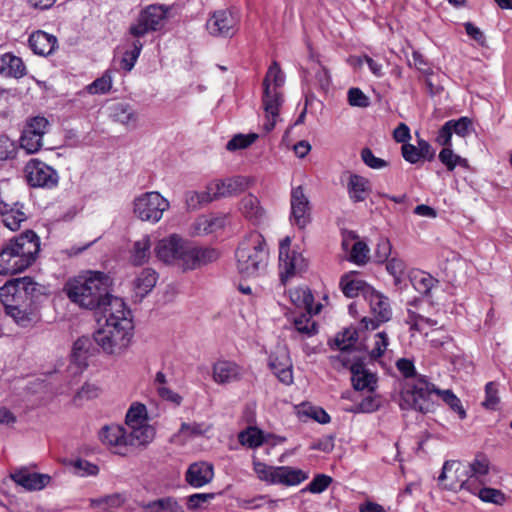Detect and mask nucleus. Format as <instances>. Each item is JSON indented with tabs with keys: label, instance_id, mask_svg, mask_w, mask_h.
<instances>
[{
	"label": "nucleus",
	"instance_id": "1",
	"mask_svg": "<svg viewBox=\"0 0 512 512\" xmlns=\"http://www.w3.org/2000/svg\"><path fill=\"white\" fill-rule=\"evenodd\" d=\"M105 324L93 334L94 342L107 354L122 353L133 337L131 311L121 298L112 299L101 313Z\"/></svg>",
	"mask_w": 512,
	"mask_h": 512
},
{
	"label": "nucleus",
	"instance_id": "2",
	"mask_svg": "<svg viewBox=\"0 0 512 512\" xmlns=\"http://www.w3.org/2000/svg\"><path fill=\"white\" fill-rule=\"evenodd\" d=\"M154 250L159 260L184 271L197 269L219 257L216 249L195 246L177 234L159 240Z\"/></svg>",
	"mask_w": 512,
	"mask_h": 512
},
{
	"label": "nucleus",
	"instance_id": "3",
	"mask_svg": "<svg viewBox=\"0 0 512 512\" xmlns=\"http://www.w3.org/2000/svg\"><path fill=\"white\" fill-rule=\"evenodd\" d=\"M63 290L71 302L98 313L104 312L108 303L116 298L109 294L107 277L102 272H90L89 275L70 279Z\"/></svg>",
	"mask_w": 512,
	"mask_h": 512
},
{
	"label": "nucleus",
	"instance_id": "4",
	"mask_svg": "<svg viewBox=\"0 0 512 512\" xmlns=\"http://www.w3.org/2000/svg\"><path fill=\"white\" fill-rule=\"evenodd\" d=\"M40 251V238L33 230L11 238L0 249V275L16 274L30 267Z\"/></svg>",
	"mask_w": 512,
	"mask_h": 512
},
{
	"label": "nucleus",
	"instance_id": "5",
	"mask_svg": "<svg viewBox=\"0 0 512 512\" xmlns=\"http://www.w3.org/2000/svg\"><path fill=\"white\" fill-rule=\"evenodd\" d=\"M436 394L458 414L460 419L466 418V411L461 400L451 390H440L430 383L425 377L419 376L415 384L401 394V409H413L423 414L429 413L434 408L432 395Z\"/></svg>",
	"mask_w": 512,
	"mask_h": 512
},
{
	"label": "nucleus",
	"instance_id": "6",
	"mask_svg": "<svg viewBox=\"0 0 512 512\" xmlns=\"http://www.w3.org/2000/svg\"><path fill=\"white\" fill-rule=\"evenodd\" d=\"M237 269L245 277L263 274L268 266L269 251L264 237L252 232L245 237L236 250Z\"/></svg>",
	"mask_w": 512,
	"mask_h": 512
},
{
	"label": "nucleus",
	"instance_id": "7",
	"mask_svg": "<svg viewBox=\"0 0 512 512\" xmlns=\"http://www.w3.org/2000/svg\"><path fill=\"white\" fill-rule=\"evenodd\" d=\"M285 77L277 62H273L269 67L263 81V108L266 120L263 123V129L266 133L272 131L279 116V108L282 104V94L279 88L284 84Z\"/></svg>",
	"mask_w": 512,
	"mask_h": 512
},
{
	"label": "nucleus",
	"instance_id": "8",
	"mask_svg": "<svg viewBox=\"0 0 512 512\" xmlns=\"http://www.w3.org/2000/svg\"><path fill=\"white\" fill-rule=\"evenodd\" d=\"M168 14V8L160 4H151L142 9L135 22H133L128 34L133 38H142L145 35L159 31L163 28Z\"/></svg>",
	"mask_w": 512,
	"mask_h": 512
},
{
	"label": "nucleus",
	"instance_id": "9",
	"mask_svg": "<svg viewBox=\"0 0 512 512\" xmlns=\"http://www.w3.org/2000/svg\"><path fill=\"white\" fill-rule=\"evenodd\" d=\"M253 470L261 481L269 484L295 486L307 479V474L290 466L273 467L260 461L253 462Z\"/></svg>",
	"mask_w": 512,
	"mask_h": 512
},
{
	"label": "nucleus",
	"instance_id": "10",
	"mask_svg": "<svg viewBox=\"0 0 512 512\" xmlns=\"http://www.w3.org/2000/svg\"><path fill=\"white\" fill-rule=\"evenodd\" d=\"M41 288L31 277L15 278L0 287V301L33 305L42 295Z\"/></svg>",
	"mask_w": 512,
	"mask_h": 512
},
{
	"label": "nucleus",
	"instance_id": "11",
	"mask_svg": "<svg viewBox=\"0 0 512 512\" xmlns=\"http://www.w3.org/2000/svg\"><path fill=\"white\" fill-rule=\"evenodd\" d=\"M133 206V211L139 219L156 223L169 208V202L159 192L152 191L136 197Z\"/></svg>",
	"mask_w": 512,
	"mask_h": 512
},
{
	"label": "nucleus",
	"instance_id": "12",
	"mask_svg": "<svg viewBox=\"0 0 512 512\" xmlns=\"http://www.w3.org/2000/svg\"><path fill=\"white\" fill-rule=\"evenodd\" d=\"M27 182L32 187L54 188L59 181L58 173L51 166L34 158L25 165Z\"/></svg>",
	"mask_w": 512,
	"mask_h": 512
},
{
	"label": "nucleus",
	"instance_id": "13",
	"mask_svg": "<svg viewBox=\"0 0 512 512\" xmlns=\"http://www.w3.org/2000/svg\"><path fill=\"white\" fill-rule=\"evenodd\" d=\"M239 19L230 10H217L206 22V29L213 37L231 38L238 30Z\"/></svg>",
	"mask_w": 512,
	"mask_h": 512
},
{
	"label": "nucleus",
	"instance_id": "14",
	"mask_svg": "<svg viewBox=\"0 0 512 512\" xmlns=\"http://www.w3.org/2000/svg\"><path fill=\"white\" fill-rule=\"evenodd\" d=\"M342 365L351 372V381L355 390H364L372 392L376 388L377 377L366 369L364 361L356 356L343 357Z\"/></svg>",
	"mask_w": 512,
	"mask_h": 512
},
{
	"label": "nucleus",
	"instance_id": "15",
	"mask_svg": "<svg viewBox=\"0 0 512 512\" xmlns=\"http://www.w3.org/2000/svg\"><path fill=\"white\" fill-rule=\"evenodd\" d=\"M370 305L371 312L375 316V319L364 317L361 323L366 329H376L379 323L387 322L391 319L392 310L390 308L389 300L373 288L365 298Z\"/></svg>",
	"mask_w": 512,
	"mask_h": 512
},
{
	"label": "nucleus",
	"instance_id": "16",
	"mask_svg": "<svg viewBox=\"0 0 512 512\" xmlns=\"http://www.w3.org/2000/svg\"><path fill=\"white\" fill-rule=\"evenodd\" d=\"M290 203V221L299 229H303L310 222V203L303 192L302 186L292 189Z\"/></svg>",
	"mask_w": 512,
	"mask_h": 512
},
{
	"label": "nucleus",
	"instance_id": "17",
	"mask_svg": "<svg viewBox=\"0 0 512 512\" xmlns=\"http://www.w3.org/2000/svg\"><path fill=\"white\" fill-rule=\"evenodd\" d=\"M307 267V260L299 251L289 252L279 256V275L281 284L286 285L291 278L305 272Z\"/></svg>",
	"mask_w": 512,
	"mask_h": 512
},
{
	"label": "nucleus",
	"instance_id": "18",
	"mask_svg": "<svg viewBox=\"0 0 512 512\" xmlns=\"http://www.w3.org/2000/svg\"><path fill=\"white\" fill-rule=\"evenodd\" d=\"M4 305L5 313L10 316L17 325L27 328L39 321V315L31 304L22 302L0 301Z\"/></svg>",
	"mask_w": 512,
	"mask_h": 512
},
{
	"label": "nucleus",
	"instance_id": "19",
	"mask_svg": "<svg viewBox=\"0 0 512 512\" xmlns=\"http://www.w3.org/2000/svg\"><path fill=\"white\" fill-rule=\"evenodd\" d=\"M466 468L469 476L466 480H461L459 488L475 494L477 486H479V484H483L481 478L489 471V461L486 456L480 454L477 455L476 458L466 466Z\"/></svg>",
	"mask_w": 512,
	"mask_h": 512
},
{
	"label": "nucleus",
	"instance_id": "20",
	"mask_svg": "<svg viewBox=\"0 0 512 512\" xmlns=\"http://www.w3.org/2000/svg\"><path fill=\"white\" fill-rule=\"evenodd\" d=\"M0 216L2 223L11 231L20 228L21 223L27 220L24 205L20 202L6 203L0 200Z\"/></svg>",
	"mask_w": 512,
	"mask_h": 512
},
{
	"label": "nucleus",
	"instance_id": "21",
	"mask_svg": "<svg viewBox=\"0 0 512 512\" xmlns=\"http://www.w3.org/2000/svg\"><path fill=\"white\" fill-rule=\"evenodd\" d=\"M213 477V465L208 462L192 463L185 473L187 483L194 488H200L210 483Z\"/></svg>",
	"mask_w": 512,
	"mask_h": 512
},
{
	"label": "nucleus",
	"instance_id": "22",
	"mask_svg": "<svg viewBox=\"0 0 512 512\" xmlns=\"http://www.w3.org/2000/svg\"><path fill=\"white\" fill-rule=\"evenodd\" d=\"M11 478L15 483L27 490H41L47 486L51 480L48 474L30 472L25 468L15 471L11 474Z\"/></svg>",
	"mask_w": 512,
	"mask_h": 512
},
{
	"label": "nucleus",
	"instance_id": "23",
	"mask_svg": "<svg viewBox=\"0 0 512 512\" xmlns=\"http://www.w3.org/2000/svg\"><path fill=\"white\" fill-rule=\"evenodd\" d=\"M242 215L254 225H259L266 219V211L260 200L253 194H247L240 202Z\"/></svg>",
	"mask_w": 512,
	"mask_h": 512
},
{
	"label": "nucleus",
	"instance_id": "24",
	"mask_svg": "<svg viewBox=\"0 0 512 512\" xmlns=\"http://www.w3.org/2000/svg\"><path fill=\"white\" fill-rule=\"evenodd\" d=\"M339 285L343 294L348 298H354L360 294L366 298L372 290V287L365 281L359 279L355 272H350L343 275L340 279Z\"/></svg>",
	"mask_w": 512,
	"mask_h": 512
},
{
	"label": "nucleus",
	"instance_id": "25",
	"mask_svg": "<svg viewBox=\"0 0 512 512\" xmlns=\"http://www.w3.org/2000/svg\"><path fill=\"white\" fill-rule=\"evenodd\" d=\"M99 438L103 444L118 448L117 453L124 454L122 449L127 447V430L124 427L116 424L106 425L101 429Z\"/></svg>",
	"mask_w": 512,
	"mask_h": 512
},
{
	"label": "nucleus",
	"instance_id": "26",
	"mask_svg": "<svg viewBox=\"0 0 512 512\" xmlns=\"http://www.w3.org/2000/svg\"><path fill=\"white\" fill-rule=\"evenodd\" d=\"M242 369L231 361H218L213 366V379L218 384H228L240 380Z\"/></svg>",
	"mask_w": 512,
	"mask_h": 512
},
{
	"label": "nucleus",
	"instance_id": "27",
	"mask_svg": "<svg viewBox=\"0 0 512 512\" xmlns=\"http://www.w3.org/2000/svg\"><path fill=\"white\" fill-rule=\"evenodd\" d=\"M269 367L277 376L280 382H282L285 385L292 384V364L290 363L289 357L285 352L279 355H270Z\"/></svg>",
	"mask_w": 512,
	"mask_h": 512
},
{
	"label": "nucleus",
	"instance_id": "28",
	"mask_svg": "<svg viewBox=\"0 0 512 512\" xmlns=\"http://www.w3.org/2000/svg\"><path fill=\"white\" fill-rule=\"evenodd\" d=\"M358 340V331L355 327H347L343 331L339 332L334 339V346L340 351L338 356L341 363H343V357H351V353L354 352V346Z\"/></svg>",
	"mask_w": 512,
	"mask_h": 512
},
{
	"label": "nucleus",
	"instance_id": "29",
	"mask_svg": "<svg viewBox=\"0 0 512 512\" xmlns=\"http://www.w3.org/2000/svg\"><path fill=\"white\" fill-rule=\"evenodd\" d=\"M26 74V66L20 57L11 53L0 54V75L19 79Z\"/></svg>",
	"mask_w": 512,
	"mask_h": 512
},
{
	"label": "nucleus",
	"instance_id": "30",
	"mask_svg": "<svg viewBox=\"0 0 512 512\" xmlns=\"http://www.w3.org/2000/svg\"><path fill=\"white\" fill-rule=\"evenodd\" d=\"M94 340L87 336L79 337L73 344L71 359L79 370L87 367V359L92 354Z\"/></svg>",
	"mask_w": 512,
	"mask_h": 512
},
{
	"label": "nucleus",
	"instance_id": "31",
	"mask_svg": "<svg viewBox=\"0 0 512 512\" xmlns=\"http://www.w3.org/2000/svg\"><path fill=\"white\" fill-rule=\"evenodd\" d=\"M158 279L157 272L152 268H144L134 280L135 296L141 301L155 287Z\"/></svg>",
	"mask_w": 512,
	"mask_h": 512
},
{
	"label": "nucleus",
	"instance_id": "32",
	"mask_svg": "<svg viewBox=\"0 0 512 512\" xmlns=\"http://www.w3.org/2000/svg\"><path fill=\"white\" fill-rule=\"evenodd\" d=\"M349 198L353 202H362L371 192L370 181L358 174H351L347 183Z\"/></svg>",
	"mask_w": 512,
	"mask_h": 512
},
{
	"label": "nucleus",
	"instance_id": "33",
	"mask_svg": "<svg viewBox=\"0 0 512 512\" xmlns=\"http://www.w3.org/2000/svg\"><path fill=\"white\" fill-rule=\"evenodd\" d=\"M28 42L35 54L46 56L52 53L57 40L54 36L44 31H36L30 35Z\"/></svg>",
	"mask_w": 512,
	"mask_h": 512
},
{
	"label": "nucleus",
	"instance_id": "34",
	"mask_svg": "<svg viewBox=\"0 0 512 512\" xmlns=\"http://www.w3.org/2000/svg\"><path fill=\"white\" fill-rule=\"evenodd\" d=\"M289 297L295 307L304 309L308 314H317L320 311V305L314 310V297L307 287H298L289 291Z\"/></svg>",
	"mask_w": 512,
	"mask_h": 512
},
{
	"label": "nucleus",
	"instance_id": "35",
	"mask_svg": "<svg viewBox=\"0 0 512 512\" xmlns=\"http://www.w3.org/2000/svg\"><path fill=\"white\" fill-rule=\"evenodd\" d=\"M127 430V446H140L150 443L154 436V428L147 424L136 425Z\"/></svg>",
	"mask_w": 512,
	"mask_h": 512
},
{
	"label": "nucleus",
	"instance_id": "36",
	"mask_svg": "<svg viewBox=\"0 0 512 512\" xmlns=\"http://www.w3.org/2000/svg\"><path fill=\"white\" fill-rule=\"evenodd\" d=\"M409 282L415 290L424 296H429L433 287L439 284V280L424 271H412L408 274Z\"/></svg>",
	"mask_w": 512,
	"mask_h": 512
},
{
	"label": "nucleus",
	"instance_id": "37",
	"mask_svg": "<svg viewBox=\"0 0 512 512\" xmlns=\"http://www.w3.org/2000/svg\"><path fill=\"white\" fill-rule=\"evenodd\" d=\"M146 512H185L173 497H164L141 505Z\"/></svg>",
	"mask_w": 512,
	"mask_h": 512
},
{
	"label": "nucleus",
	"instance_id": "38",
	"mask_svg": "<svg viewBox=\"0 0 512 512\" xmlns=\"http://www.w3.org/2000/svg\"><path fill=\"white\" fill-rule=\"evenodd\" d=\"M110 116L116 122H119L123 125L134 126L137 120L136 114L130 105L125 103H116L111 107Z\"/></svg>",
	"mask_w": 512,
	"mask_h": 512
},
{
	"label": "nucleus",
	"instance_id": "39",
	"mask_svg": "<svg viewBox=\"0 0 512 512\" xmlns=\"http://www.w3.org/2000/svg\"><path fill=\"white\" fill-rule=\"evenodd\" d=\"M151 254V240L148 235L136 241L133 246L132 262L134 265H142Z\"/></svg>",
	"mask_w": 512,
	"mask_h": 512
},
{
	"label": "nucleus",
	"instance_id": "40",
	"mask_svg": "<svg viewBox=\"0 0 512 512\" xmlns=\"http://www.w3.org/2000/svg\"><path fill=\"white\" fill-rule=\"evenodd\" d=\"M226 192L221 193L222 195H228V197L238 195L246 191L252 184V179L246 176H235L226 178Z\"/></svg>",
	"mask_w": 512,
	"mask_h": 512
},
{
	"label": "nucleus",
	"instance_id": "41",
	"mask_svg": "<svg viewBox=\"0 0 512 512\" xmlns=\"http://www.w3.org/2000/svg\"><path fill=\"white\" fill-rule=\"evenodd\" d=\"M238 440L243 446L256 448L263 444L264 436L263 432L257 427H248L246 430L239 433Z\"/></svg>",
	"mask_w": 512,
	"mask_h": 512
},
{
	"label": "nucleus",
	"instance_id": "42",
	"mask_svg": "<svg viewBox=\"0 0 512 512\" xmlns=\"http://www.w3.org/2000/svg\"><path fill=\"white\" fill-rule=\"evenodd\" d=\"M144 44L140 41L138 38H134L131 42V50H128L124 53L122 59H121V68L125 71L129 72L131 71L135 63L140 56V53L142 51Z\"/></svg>",
	"mask_w": 512,
	"mask_h": 512
},
{
	"label": "nucleus",
	"instance_id": "43",
	"mask_svg": "<svg viewBox=\"0 0 512 512\" xmlns=\"http://www.w3.org/2000/svg\"><path fill=\"white\" fill-rule=\"evenodd\" d=\"M439 160L444 164L448 171H453L457 165L468 167V161L465 158L455 154L451 147H444L439 155Z\"/></svg>",
	"mask_w": 512,
	"mask_h": 512
},
{
	"label": "nucleus",
	"instance_id": "44",
	"mask_svg": "<svg viewBox=\"0 0 512 512\" xmlns=\"http://www.w3.org/2000/svg\"><path fill=\"white\" fill-rule=\"evenodd\" d=\"M185 203L188 210H197L211 203L210 192L207 189L202 192L188 191L185 193Z\"/></svg>",
	"mask_w": 512,
	"mask_h": 512
},
{
	"label": "nucleus",
	"instance_id": "45",
	"mask_svg": "<svg viewBox=\"0 0 512 512\" xmlns=\"http://www.w3.org/2000/svg\"><path fill=\"white\" fill-rule=\"evenodd\" d=\"M43 145V139H41L34 132L23 129L20 137V147L24 149L28 154H34L38 152Z\"/></svg>",
	"mask_w": 512,
	"mask_h": 512
},
{
	"label": "nucleus",
	"instance_id": "46",
	"mask_svg": "<svg viewBox=\"0 0 512 512\" xmlns=\"http://www.w3.org/2000/svg\"><path fill=\"white\" fill-rule=\"evenodd\" d=\"M311 315L312 314L306 312L294 317L293 324L299 333L307 336H312L317 333V326L315 321L311 319Z\"/></svg>",
	"mask_w": 512,
	"mask_h": 512
},
{
	"label": "nucleus",
	"instance_id": "47",
	"mask_svg": "<svg viewBox=\"0 0 512 512\" xmlns=\"http://www.w3.org/2000/svg\"><path fill=\"white\" fill-rule=\"evenodd\" d=\"M475 495H478L483 502L495 505H503L506 501V496L502 491L490 487L479 488V486H477Z\"/></svg>",
	"mask_w": 512,
	"mask_h": 512
},
{
	"label": "nucleus",
	"instance_id": "48",
	"mask_svg": "<svg viewBox=\"0 0 512 512\" xmlns=\"http://www.w3.org/2000/svg\"><path fill=\"white\" fill-rule=\"evenodd\" d=\"M389 346V337L386 332H377L373 336V347L369 351V357L371 360H377L381 358Z\"/></svg>",
	"mask_w": 512,
	"mask_h": 512
},
{
	"label": "nucleus",
	"instance_id": "49",
	"mask_svg": "<svg viewBox=\"0 0 512 512\" xmlns=\"http://www.w3.org/2000/svg\"><path fill=\"white\" fill-rule=\"evenodd\" d=\"M112 87V71L106 70L104 74L88 85L87 90L90 94H105Z\"/></svg>",
	"mask_w": 512,
	"mask_h": 512
},
{
	"label": "nucleus",
	"instance_id": "50",
	"mask_svg": "<svg viewBox=\"0 0 512 512\" xmlns=\"http://www.w3.org/2000/svg\"><path fill=\"white\" fill-rule=\"evenodd\" d=\"M146 423V407L143 404H133L126 414L128 428Z\"/></svg>",
	"mask_w": 512,
	"mask_h": 512
},
{
	"label": "nucleus",
	"instance_id": "51",
	"mask_svg": "<svg viewBox=\"0 0 512 512\" xmlns=\"http://www.w3.org/2000/svg\"><path fill=\"white\" fill-rule=\"evenodd\" d=\"M225 222L226 219L222 216H203L198 220V229L202 230L205 234L213 233L224 227Z\"/></svg>",
	"mask_w": 512,
	"mask_h": 512
},
{
	"label": "nucleus",
	"instance_id": "52",
	"mask_svg": "<svg viewBox=\"0 0 512 512\" xmlns=\"http://www.w3.org/2000/svg\"><path fill=\"white\" fill-rule=\"evenodd\" d=\"M299 413L317 421L320 424H327L331 420L329 414L323 408L317 406L302 404Z\"/></svg>",
	"mask_w": 512,
	"mask_h": 512
},
{
	"label": "nucleus",
	"instance_id": "53",
	"mask_svg": "<svg viewBox=\"0 0 512 512\" xmlns=\"http://www.w3.org/2000/svg\"><path fill=\"white\" fill-rule=\"evenodd\" d=\"M258 135L256 133H250L248 135L237 134L231 140L228 141L226 149L228 151H236L249 147L256 141Z\"/></svg>",
	"mask_w": 512,
	"mask_h": 512
},
{
	"label": "nucleus",
	"instance_id": "54",
	"mask_svg": "<svg viewBox=\"0 0 512 512\" xmlns=\"http://www.w3.org/2000/svg\"><path fill=\"white\" fill-rule=\"evenodd\" d=\"M448 123L452 129V132L459 137H467L473 132L472 120L468 117H460L459 119L449 120Z\"/></svg>",
	"mask_w": 512,
	"mask_h": 512
},
{
	"label": "nucleus",
	"instance_id": "55",
	"mask_svg": "<svg viewBox=\"0 0 512 512\" xmlns=\"http://www.w3.org/2000/svg\"><path fill=\"white\" fill-rule=\"evenodd\" d=\"M18 146L8 136H0V161H6L15 158Z\"/></svg>",
	"mask_w": 512,
	"mask_h": 512
},
{
	"label": "nucleus",
	"instance_id": "56",
	"mask_svg": "<svg viewBox=\"0 0 512 512\" xmlns=\"http://www.w3.org/2000/svg\"><path fill=\"white\" fill-rule=\"evenodd\" d=\"M368 253L369 247L367 244L363 241H357L351 249L350 260L358 265L366 264Z\"/></svg>",
	"mask_w": 512,
	"mask_h": 512
},
{
	"label": "nucleus",
	"instance_id": "57",
	"mask_svg": "<svg viewBox=\"0 0 512 512\" xmlns=\"http://www.w3.org/2000/svg\"><path fill=\"white\" fill-rule=\"evenodd\" d=\"M48 127H49V122L45 117L36 116V117L31 118L27 122L24 129L27 131L34 132L41 139H43L44 134H46L48 131Z\"/></svg>",
	"mask_w": 512,
	"mask_h": 512
},
{
	"label": "nucleus",
	"instance_id": "58",
	"mask_svg": "<svg viewBox=\"0 0 512 512\" xmlns=\"http://www.w3.org/2000/svg\"><path fill=\"white\" fill-rule=\"evenodd\" d=\"M499 403L498 389L494 382H488L485 386V400L483 406L490 410H495Z\"/></svg>",
	"mask_w": 512,
	"mask_h": 512
},
{
	"label": "nucleus",
	"instance_id": "59",
	"mask_svg": "<svg viewBox=\"0 0 512 512\" xmlns=\"http://www.w3.org/2000/svg\"><path fill=\"white\" fill-rule=\"evenodd\" d=\"M361 159L369 168L383 169L388 166V162L384 159L376 157L370 148H363L361 151Z\"/></svg>",
	"mask_w": 512,
	"mask_h": 512
},
{
	"label": "nucleus",
	"instance_id": "60",
	"mask_svg": "<svg viewBox=\"0 0 512 512\" xmlns=\"http://www.w3.org/2000/svg\"><path fill=\"white\" fill-rule=\"evenodd\" d=\"M392 245L388 238L380 237L378 239L376 249H375V260L378 263H384L389 259L391 254Z\"/></svg>",
	"mask_w": 512,
	"mask_h": 512
},
{
	"label": "nucleus",
	"instance_id": "61",
	"mask_svg": "<svg viewBox=\"0 0 512 512\" xmlns=\"http://www.w3.org/2000/svg\"><path fill=\"white\" fill-rule=\"evenodd\" d=\"M348 102L353 107L365 108L369 106V98L359 88H350L348 90Z\"/></svg>",
	"mask_w": 512,
	"mask_h": 512
},
{
	"label": "nucleus",
	"instance_id": "62",
	"mask_svg": "<svg viewBox=\"0 0 512 512\" xmlns=\"http://www.w3.org/2000/svg\"><path fill=\"white\" fill-rule=\"evenodd\" d=\"M409 65L414 66L418 71L424 75L433 74V70L428 60L418 51L412 53V59L409 60Z\"/></svg>",
	"mask_w": 512,
	"mask_h": 512
},
{
	"label": "nucleus",
	"instance_id": "63",
	"mask_svg": "<svg viewBox=\"0 0 512 512\" xmlns=\"http://www.w3.org/2000/svg\"><path fill=\"white\" fill-rule=\"evenodd\" d=\"M332 482V478L325 474H319L308 484L307 490L311 493H322Z\"/></svg>",
	"mask_w": 512,
	"mask_h": 512
},
{
	"label": "nucleus",
	"instance_id": "64",
	"mask_svg": "<svg viewBox=\"0 0 512 512\" xmlns=\"http://www.w3.org/2000/svg\"><path fill=\"white\" fill-rule=\"evenodd\" d=\"M386 263V270L391 276L404 275L406 272V263L398 257L389 258Z\"/></svg>",
	"mask_w": 512,
	"mask_h": 512
}]
</instances>
